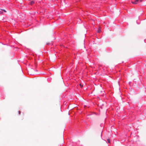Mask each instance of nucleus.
Returning <instances> with one entry per match:
<instances>
[{
    "label": "nucleus",
    "mask_w": 146,
    "mask_h": 146,
    "mask_svg": "<svg viewBox=\"0 0 146 146\" xmlns=\"http://www.w3.org/2000/svg\"><path fill=\"white\" fill-rule=\"evenodd\" d=\"M142 0H135V1H132V3L133 4H136L139 2H141Z\"/></svg>",
    "instance_id": "1"
},
{
    "label": "nucleus",
    "mask_w": 146,
    "mask_h": 146,
    "mask_svg": "<svg viewBox=\"0 0 146 146\" xmlns=\"http://www.w3.org/2000/svg\"><path fill=\"white\" fill-rule=\"evenodd\" d=\"M34 3H35V2L34 1H31V2H30L29 3V4L32 5Z\"/></svg>",
    "instance_id": "2"
},
{
    "label": "nucleus",
    "mask_w": 146,
    "mask_h": 146,
    "mask_svg": "<svg viewBox=\"0 0 146 146\" xmlns=\"http://www.w3.org/2000/svg\"><path fill=\"white\" fill-rule=\"evenodd\" d=\"M101 30L100 29V28H98V30L97 31V32L98 33H100L101 32Z\"/></svg>",
    "instance_id": "3"
},
{
    "label": "nucleus",
    "mask_w": 146,
    "mask_h": 146,
    "mask_svg": "<svg viewBox=\"0 0 146 146\" xmlns=\"http://www.w3.org/2000/svg\"><path fill=\"white\" fill-rule=\"evenodd\" d=\"M107 141L108 143H110V139H108L107 140Z\"/></svg>",
    "instance_id": "4"
},
{
    "label": "nucleus",
    "mask_w": 146,
    "mask_h": 146,
    "mask_svg": "<svg viewBox=\"0 0 146 146\" xmlns=\"http://www.w3.org/2000/svg\"><path fill=\"white\" fill-rule=\"evenodd\" d=\"M19 114H20L21 111H19Z\"/></svg>",
    "instance_id": "5"
},
{
    "label": "nucleus",
    "mask_w": 146,
    "mask_h": 146,
    "mask_svg": "<svg viewBox=\"0 0 146 146\" xmlns=\"http://www.w3.org/2000/svg\"><path fill=\"white\" fill-rule=\"evenodd\" d=\"M3 10L5 12H6V11L4 10Z\"/></svg>",
    "instance_id": "6"
},
{
    "label": "nucleus",
    "mask_w": 146,
    "mask_h": 146,
    "mask_svg": "<svg viewBox=\"0 0 146 146\" xmlns=\"http://www.w3.org/2000/svg\"><path fill=\"white\" fill-rule=\"evenodd\" d=\"M80 86L82 87V86L81 84H80Z\"/></svg>",
    "instance_id": "7"
}]
</instances>
